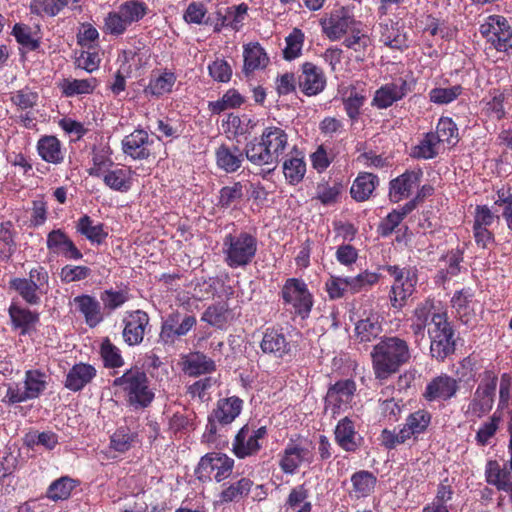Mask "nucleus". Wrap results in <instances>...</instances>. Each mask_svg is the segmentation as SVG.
<instances>
[{
  "label": "nucleus",
  "instance_id": "obj_1",
  "mask_svg": "<svg viewBox=\"0 0 512 512\" xmlns=\"http://www.w3.org/2000/svg\"><path fill=\"white\" fill-rule=\"evenodd\" d=\"M371 358L376 379L386 380L410 360L411 353L404 339L391 336L382 338L373 347Z\"/></svg>",
  "mask_w": 512,
  "mask_h": 512
},
{
  "label": "nucleus",
  "instance_id": "obj_2",
  "mask_svg": "<svg viewBox=\"0 0 512 512\" xmlns=\"http://www.w3.org/2000/svg\"><path fill=\"white\" fill-rule=\"evenodd\" d=\"M222 251L225 262L229 267L246 266L255 257L257 239L247 232L228 234L224 238Z\"/></svg>",
  "mask_w": 512,
  "mask_h": 512
},
{
  "label": "nucleus",
  "instance_id": "obj_3",
  "mask_svg": "<svg viewBox=\"0 0 512 512\" xmlns=\"http://www.w3.org/2000/svg\"><path fill=\"white\" fill-rule=\"evenodd\" d=\"M114 386L120 387L129 403L135 407H147L154 399L149 388L148 378L140 368H131L114 380Z\"/></svg>",
  "mask_w": 512,
  "mask_h": 512
},
{
  "label": "nucleus",
  "instance_id": "obj_4",
  "mask_svg": "<svg viewBox=\"0 0 512 512\" xmlns=\"http://www.w3.org/2000/svg\"><path fill=\"white\" fill-rule=\"evenodd\" d=\"M50 377L39 369L25 372L23 386L17 383L9 384L3 402L17 404L40 397L47 389Z\"/></svg>",
  "mask_w": 512,
  "mask_h": 512
},
{
  "label": "nucleus",
  "instance_id": "obj_5",
  "mask_svg": "<svg viewBox=\"0 0 512 512\" xmlns=\"http://www.w3.org/2000/svg\"><path fill=\"white\" fill-rule=\"evenodd\" d=\"M281 296L287 311L302 319L309 316L314 299L304 280L288 278L281 289Z\"/></svg>",
  "mask_w": 512,
  "mask_h": 512
},
{
  "label": "nucleus",
  "instance_id": "obj_6",
  "mask_svg": "<svg viewBox=\"0 0 512 512\" xmlns=\"http://www.w3.org/2000/svg\"><path fill=\"white\" fill-rule=\"evenodd\" d=\"M430 352L437 360H444L455 351L454 330L447 315H435L428 328Z\"/></svg>",
  "mask_w": 512,
  "mask_h": 512
},
{
  "label": "nucleus",
  "instance_id": "obj_7",
  "mask_svg": "<svg viewBox=\"0 0 512 512\" xmlns=\"http://www.w3.org/2000/svg\"><path fill=\"white\" fill-rule=\"evenodd\" d=\"M386 271L394 278L389 292L391 307L397 311L401 310L407 300L415 291L417 276L411 269H401L398 266H387Z\"/></svg>",
  "mask_w": 512,
  "mask_h": 512
},
{
  "label": "nucleus",
  "instance_id": "obj_8",
  "mask_svg": "<svg viewBox=\"0 0 512 512\" xmlns=\"http://www.w3.org/2000/svg\"><path fill=\"white\" fill-rule=\"evenodd\" d=\"M480 34L498 52L508 53L512 49V27L500 15H490L479 28Z\"/></svg>",
  "mask_w": 512,
  "mask_h": 512
},
{
  "label": "nucleus",
  "instance_id": "obj_9",
  "mask_svg": "<svg viewBox=\"0 0 512 512\" xmlns=\"http://www.w3.org/2000/svg\"><path fill=\"white\" fill-rule=\"evenodd\" d=\"M233 467L232 458L223 453L213 452L201 458L196 474L202 481L213 477L217 482H221L231 475Z\"/></svg>",
  "mask_w": 512,
  "mask_h": 512
},
{
  "label": "nucleus",
  "instance_id": "obj_10",
  "mask_svg": "<svg viewBox=\"0 0 512 512\" xmlns=\"http://www.w3.org/2000/svg\"><path fill=\"white\" fill-rule=\"evenodd\" d=\"M266 436L267 429L265 426L253 428L249 425H244L232 442V451L240 459L253 456L262 448V443Z\"/></svg>",
  "mask_w": 512,
  "mask_h": 512
},
{
  "label": "nucleus",
  "instance_id": "obj_11",
  "mask_svg": "<svg viewBox=\"0 0 512 512\" xmlns=\"http://www.w3.org/2000/svg\"><path fill=\"white\" fill-rule=\"evenodd\" d=\"M356 390L355 382L343 380L329 388L325 398V410L333 417L346 411L350 406Z\"/></svg>",
  "mask_w": 512,
  "mask_h": 512
},
{
  "label": "nucleus",
  "instance_id": "obj_12",
  "mask_svg": "<svg viewBox=\"0 0 512 512\" xmlns=\"http://www.w3.org/2000/svg\"><path fill=\"white\" fill-rule=\"evenodd\" d=\"M197 323L192 315L181 316L179 312L170 313L162 322L159 334L163 344H173L178 338L185 336Z\"/></svg>",
  "mask_w": 512,
  "mask_h": 512
},
{
  "label": "nucleus",
  "instance_id": "obj_13",
  "mask_svg": "<svg viewBox=\"0 0 512 512\" xmlns=\"http://www.w3.org/2000/svg\"><path fill=\"white\" fill-rule=\"evenodd\" d=\"M323 33L332 41L339 40L356 24L355 19L345 8L333 11L328 17L321 19Z\"/></svg>",
  "mask_w": 512,
  "mask_h": 512
},
{
  "label": "nucleus",
  "instance_id": "obj_14",
  "mask_svg": "<svg viewBox=\"0 0 512 512\" xmlns=\"http://www.w3.org/2000/svg\"><path fill=\"white\" fill-rule=\"evenodd\" d=\"M149 316L142 310L127 312L123 318L124 329L122 332L125 343L129 346L140 344L149 325Z\"/></svg>",
  "mask_w": 512,
  "mask_h": 512
},
{
  "label": "nucleus",
  "instance_id": "obj_15",
  "mask_svg": "<svg viewBox=\"0 0 512 512\" xmlns=\"http://www.w3.org/2000/svg\"><path fill=\"white\" fill-rule=\"evenodd\" d=\"M279 466L285 474H294L303 463L312 461L310 450L299 443L289 442L279 455Z\"/></svg>",
  "mask_w": 512,
  "mask_h": 512
},
{
  "label": "nucleus",
  "instance_id": "obj_16",
  "mask_svg": "<svg viewBox=\"0 0 512 512\" xmlns=\"http://www.w3.org/2000/svg\"><path fill=\"white\" fill-rule=\"evenodd\" d=\"M46 245L51 253L69 260H80L83 257L82 252L61 229H54L48 233Z\"/></svg>",
  "mask_w": 512,
  "mask_h": 512
},
{
  "label": "nucleus",
  "instance_id": "obj_17",
  "mask_svg": "<svg viewBox=\"0 0 512 512\" xmlns=\"http://www.w3.org/2000/svg\"><path fill=\"white\" fill-rule=\"evenodd\" d=\"M262 145L272 157L274 163H278L281 156L289 149V137L284 129L278 126H268L261 134Z\"/></svg>",
  "mask_w": 512,
  "mask_h": 512
},
{
  "label": "nucleus",
  "instance_id": "obj_18",
  "mask_svg": "<svg viewBox=\"0 0 512 512\" xmlns=\"http://www.w3.org/2000/svg\"><path fill=\"white\" fill-rule=\"evenodd\" d=\"M458 390L457 381L446 375L433 378L426 386L423 397L429 401H446L452 398Z\"/></svg>",
  "mask_w": 512,
  "mask_h": 512
},
{
  "label": "nucleus",
  "instance_id": "obj_19",
  "mask_svg": "<svg viewBox=\"0 0 512 512\" xmlns=\"http://www.w3.org/2000/svg\"><path fill=\"white\" fill-rule=\"evenodd\" d=\"M408 92V84L402 78L387 83L375 91L372 105L378 109H386L401 100Z\"/></svg>",
  "mask_w": 512,
  "mask_h": 512
},
{
  "label": "nucleus",
  "instance_id": "obj_20",
  "mask_svg": "<svg viewBox=\"0 0 512 512\" xmlns=\"http://www.w3.org/2000/svg\"><path fill=\"white\" fill-rule=\"evenodd\" d=\"M422 175L423 173L419 169L411 170L392 180L389 191L391 201L397 203L408 198L412 191L419 186Z\"/></svg>",
  "mask_w": 512,
  "mask_h": 512
},
{
  "label": "nucleus",
  "instance_id": "obj_21",
  "mask_svg": "<svg viewBox=\"0 0 512 512\" xmlns=\"http://www.w3.org/2000/svg\"><path fill=\"white\" fill-rule=\"evenodd\" d=\"M151 144L152 141H150L148 133L137 129L124 137L122 150L127 156L135 160H142L149 157Z\"/></svg>",
  "mask_w": 512,
  "mask_h": 512
},
{
  "label": "nucleus",
  "instance_id": "obj_22",
  "mask_svg": "<svg viewBox=\"0 0 512 512\" xmlns=\"http://www.w3.org/2000/svg\"><path fill=\"white\" fill-rule=\"evenodd\" d=\"M326 78L323 71L313 63L302 65V74L299 76V87L307 96H314L323 91Z\"/></svg>",
  "mask_w": 512,
  "mask_h": 512
},
{
  "label": "nucleus",
  "instance_id": "obj_23",
  "mask_svg": "<svg viewBox=\"0 0 512 512\" xmlns=\"http://www.w3.org/2000/svg\"><path fill=\"white\" fill-rule=\"evenodd\" d=\"M355 337L359 342H371L382 333V318L378 312H364L355 323Z\"/></svg>",
  "mask_w": 512,
  "mask_h": 512
},
{
  "label": "nucleus",
  "instance_id": "obj_24",
  "mask_svg": "<svg viewBox=\"0 0 512 512\" xmlns=\"http://www.w3.org/2000/svg\"><path fill=\"white\" fill-rule=\"evenodd\" d=\"M335 441L346 452H355L362 443V437L356 431L351 419H341L335 427Z\"/></svg>",
  "mask_w": 512,
  "mask_h": 512
},
{
  "label": "nucleus",
  "instance_id": "obj_25",
  "mask_svg": "<svg viewBox=\"0 0 512 512\" xmlns=\"http://www.w3.org/2000/svg\"><path fill=\"white\" fill-rule=\"evenodd\" d=\"M261 350L276 358H283L291 352V344L283 332L277 329H267L260 343Z\"/></svg>",
  "mask_w": 512,
  "mask_h": 512
},
{
  "label": "nucleus",
  "instance_id": "obj_26",
  "mask_svg": "<svg viewBox=\"0 0 512 512\" xmlns=\"http://www.w3.org/2000/svg\"><path fill=\"white\" fill-rule=\"evenodd\" d=\"M72 304L83 315L89 327H96L103 321L102 308L95 297L87 294L79 295L74 297Z\"/></svg>",
  "mask_w": 512,
  "mask_h": 512
},
{
  "label": "nucleus",
  "instance_id": "obj_27",
  "mask_svg": "<svg viewBox=\"0 0 512 512\" xmlns=\"http://www.w3.org/2000/svg\"><path fill=\"white\" fill-rule=\"evenodd\" d=\"M134 172L130 167H114L110 168L100 178L104 184L111 190L125 193L133 186Z\"/></svg>",
  "mask_w": 512,
  "mask_h": 512
},
{
  "label": "nucleus",
  "instance_id": "obj_28",
  "mask_svg": "<svg viewBox=\"0 0 512 512\" xmlns=\"http://www.w3.org/2000/svg\"><path fill=\"white\" fill-rule=\"evenodd\" d=\"M435 315H447L445 312L436 311L434 303L427 300L420 303L415 308L411 321V330L415 336H424L425 328L430 327V323Z\"/></svg>",
  "mask_w": 512,
  "mask_h": 512
},
{
  "label": "nucleus",
  "instance_id": "obj_29",
  "mask_svg": "<svg viewBox=\"0 0 512 512\" xmlns=\"http://www.w3.org/2000/svg\"><path fill=\"white\" fill-rule=\"evenodd\" d=\"M96 376V369L86 363L75 364L67 373L65 387L70 391L77 392L82 390Z\"/></svg>",
  "mask_w": 512,
  "mask_h": 512
},
{
  "label": "nucleus",
  "instance_id": "obj_30",
  "mask_svg": "<svg viewBox=\"0 0 512 512\" xmlns=\"http://www.w3.org/2000/svg\"><path fill=\"white\" fill-rule=\"evenodd\" d=\"M214 360L203 353L194 352L183 358V371L189 376H199L215 370Z\"/></svg>",
  "mask_w": 512,
  "mask_h": 512
},
{
  "label": "nucleus",
  "instance_id": "obj_31",
  "mask_svg": "<svg viewBox=\"0 0 512 512\" xmlns=\"http://www.w3.org/2000/svg\"><path fill=\"white\" fill-rule=\"evenodd\" d=\"M243 57V70L246 74L264 69L269 63V57L259 43H249L245 45Z\"/></svg>",
  "mask_w": 512,
  "mask_h": 512
},
{
  "label": "nucleus",
  "instance_id": "obj_32",
  "mask_svg": "<svg viewBox=\"0 0 512 512\" xmlns=\"http://www.w3.org/2000/svg\"><path fill=\"white\" fill-rule=\"evenodd\" d=\"M242 403V400L238 397L219 400L216 409L212 412L213 419L222 425L230 424L239 416Z\"/></svg>",
  "mask_w": 512,
  "mask_h": 512
},
{
  "label": "nucleus",
  "instance_id": "obj_33",
  "mask_svg": "<svg viewBox=\"0 0 512 512\" xmlns=\"http://www.w3.org/2000/svg\"><path fill=\"white\" fill-rule=\"evenodd\" d=\"M8 313L13 327L20 329L22 335L29 333L39 321L38 313L22 308L16 304L10 305Z\"/></svg>",
  "mask_w": 512,
  "mask_h": 512
},
{
  "label": "nucleus",
  "instance_id": "obj_34",
  "mask_svg": "<svg viewBox=\"0 0 512 512\" xmlns=\"http://www.w3.org/2000/svg\"><path fill=\"white\" fill-rule=\"evenodd\" d=\"M243 153L237 146L221 145L216 150V162L227 173L237 171L243 162Z\"/></svg>",
  "mask_w": 512,
  "mask_h": 512
},
{
  "label": "nucleus",
  "instance_id": "obj_35",
  "mask_svg": "<svg viewBox=\"0 0 512 512\" xmlns=\"http://www.w3.org/2000/svg\"><path fill=\"white\" fill-rule=\"evenodd\" d=\"M39 156L46 162L60 164L64 160V151L60 141L55 136H43L38 140Z\"/></svg>",
  "mask_w": 512,
  "mask_h": 512
},
{
  "label": "nucleus",
  "instance_id": "obj_36",
  "mask_svg": "<svg viewBox=\"0 0 512 512\" xmlns=\"http://www.w3.org/2000/svg\"><path fill=\"white\" fill-rule=\"evenodd\" d=\"M175 82L176 76L173 72L164 71L152 74L148 85L144 88V93L154 97H161L172 92Z\"/></svg>",
  "mask_w": 512,
  "mask_h": 512
},
{
  "label": "nucleus",
  "instance_id": "obj_37",
  "mask_svg": "<svg viewBox=\"0 0 512 512\" xmlns=\"http://www.w3.org/2000/svg\"><path fill=\"white\" fill-rule=\"evenodd\" d=\"M77 231L84 235L90 242L100 244L108 236V232L101 223L94 221L87 215L82 216L77 222Z\"/></svg>",
  "mask_w": 512,
  "mask_h": 512
},
{
  "label": "nucleus",
  "instance_id": "obj_38",
  "mask_svg": "<svg viewBox=\"0 0 512 512\" xmlns=\"http://www.w3.org/2000/svg\"><path fill=\"white\" fill-rule=\"evenodd\" d=\"M377 185V177L371 173H361L354 180L350 193L356 201L367 200Z\"/></svg>",
  "mask_w": 512,
  "mask_h": 512
},
{
  "label": "nucleus",
  "instance_id": "obj_39",
  "mask_svg": "<svg viewBox=\"0 0 512 512\" xmlns=\"http://www.w3.org/2000/svg\"><path fill=\"white\" fill-rule=\"evenodd\" d=\"M11 288L15 289L17 293L23 298L25 302L30 305H37L40 303L41 295L46 293L40 289L37 284H31L26 278H14L10 281Z\"/></svg>",
  "mask_w": 512,
  "mask_h": 512
},
{
  "label": "nucleus",
  "instance_id": "obj_40",
  "mask_svg": "<svg viewBox=\"0 0 512 512\" xmlns=\"http://www.w3.org/2000/svg\"><path fill=\"white\" fill-rule=\"evenodd\" d=\"M245 155L247 160L254 165L262 166L275 164L266 145H262L261 137L255 138L246 144Z\"/></svg>",
  "mask_w": 512,
  "mask_h": 512
},
{
  "label": "nucleus",
  "instance_id": "obj_41",
  "mask_svg": "<svg viewBox=\"0 0 512 512\" xmlns=\"http://www.w3.org/2000/svg\"><path fill=\"white\" fill-rule=\"evenodd\" d=\"M431 422V414L426 410H418L411 413L403 426L409 438L416 437L426 431Z\"/></svg>",
  "mask_w": 512,
  "mask_h": 512
},
{
  "label": "nucleus",
  "instance_id": "obj_42",
  "mask_svg": "<svg viewBox=\"0 0 512 512\" xmlns=\"http://www.w3.org/2000/svg\"><path fill=\"white\" fill-rule=\"evenodd\" d=\"M433 133L444 148L446 145L454 146L459 140L458 128L454 121L448 117L439 119L436 131Z\"/></svg>",
  "mask_w": 512,
  "mask_h": 512
},
{
  "label": "nucleus",
  "instance_id": "obj_43",
  "mask_svg": "<svg viewBox=\"0 0 512 512\" xmlns=\"http://www.w3.org/2000/svg\"><path fill=\"white\" fill-rule=\"evenodd\" d=\"M442 150H444V147L438 141L434 133L430 132L414 147L412 155L416 158L432 159Z\"/></svg>",
  "mask_w": 512,
  "mask_h": 512
},
{
  "label": "nucleus",
  "instance_id": "obj_44",
  "mask_svg": "<svg viewBox=\"0 0 512 512\" xmlns=\"http://www.w3.org/2000/svg\"><path fill=\"white\" fill-rule=\"evenodd\" d=\"M353 492L357 498L367 497L374 490L376 477L368 471H359L352 475Z\"/></svg>",
  "mask_w": 512,
  "mask_h": 512
},
{
  "label": "nucleus",
  "instance_id": "obj_45",
  "mask_svg": "<svg viewBox=\"0 0 512 512\" xmlns=\"http://www.w3.org/2000/svg\"><path fill=\"white\" fill-rule=\"evenodd\" d=\"M414 205L406 204L400 210H393L380 223L378 232L381 236L386 237L393 233L396 227L402 222L405 216L412 211Z\"/></svg>",
  "mask_w": 512,
  "mask_h": 512
},
{
  "label": "nucleus",
  "instance_id": "obj_46",
  "mask_svg": "<svg viewBox=\"0 0 512 512\" xmlns=\"http://www.w3.org/2000/svg\"><path fill=\"white\" fill-rule=\"evenodd\" d=\"M283 173L285 179L291 185L302 181L306 173V164L302 157H290L283 162Z\"/></svg>",
  "mask_w": 512,
  "mask_h": 512
},
{
  "label": "nucleus",
  "instance_id": "obj_47",
  "mask_svg": "<svg viewBox=\"0 0 512 512\" xmlns=\"http://www.w3.org/2000/svg\"><path fill=\"white\" fill-rule=\"evenodd\" d=\"M487 481L490 484L496 485L502 490H512V484L510 482L511 474L509 471L500 468L497 462L490 461L486 468Z\"/></svg>",
  "mask_w": 512,
  "mask_h": 512
},
{
  "label": "nucleus",
  "instance_id": "obj_48",
  "mask_svg": "<svg viewBox=\"0 0 512 512\" xmlns=\"http://www.w3.org/2000/svg\"><path fill=\"white\" fill-rule=\"evenodd\" d=\"M252 486V481L247 478H242L235 483H232L228 487L222 490L220 493V502L229 503L232 501H238L243 496L247 495Z\"/></svg>",
  "mask_w": 512,
  "mask_h": 512
},
{
  "label": "nucleus",
  "instance_id": "obj_49",
  "mask_svg": "<svg viewBox=\"0 0 512 512\" xmlns=\"http://www.w3.org/2000/svg\"><path fill=\"white\" fill-rule=\"evenodd\" d=\"M137 442V435L126 427L118 428L110 437V448L124 453Z\"/></svg>",
  "mask_w": 512,
  "mask_h": 512
},
{
  "label": "nucleus",
  "instance_id": "obj_50",
  "mask_svg": "<svg viewBox=\"0 0 512 512\" xmlns=\"http://www.w3.org/2000/svg\"><path fill=\"white\" fill-rule=\"evenodd\" d=\"M96 87V80L89 79H65L61 84L63 93L68 96H75L79 94H89Z\"/></svg>",
  "mask_w": 512,
  "mask_h": 512
},
{
  "label": "nucleus",
  "instance_id": "obj_51",
  "mask_svg": "<svg viewBox=\"0 0 512 512\" xmlns=\"http://www.w3.org/2000/svg\"><path fill=\"white\" fill-rule=\"evenodd\" d=\"M460 85L450 87H435L429 92V100L437 105H446L456 100L462 94Z\"/></svg>",
  "mask_w": 512,
  "mask_h": 512
},
{
  "label": "nucleus",
  "instance_id": "obj_52",
  "mask_svg": "<svg viewBox=\"0 0 512 512\" xmlns=\"http://www.w3.org/2000/svg\"><path fill=\"white\" fill-rule=\"evenodd\" d=\"M243 103V97L238 91L230 89L228 90L221 99L217 101L209 102V110L213 114H220L228 109L239 107Z\"/></svg>",
  "mask_w": 512,
  "mask_h": 512
},
{
  "label": "nucleus",
  "instance_id": "obj_53",
  "mask_svg": "<svg viewBox=\"0 0 512 512\" xmlns=\"http://www.w3.org/2000/svg\"><path fill=\"white\" fill-rule=\"evenodd\" d=\"M304 39V33L297 28H294L285 38L286 47L283 50V55L286 60H294L301 55Z\"/></svg>",
  "mask_w": 512,
  "mask_h": 512
},
{
  "label": "nucleus",
  "instance_id": "obj_54",
  "mask_svg": "<svg viewBox=\"0 0 512 512\" xmlns=\"http://www.w3.org/2000/svg\"><path fill=\"white\" fill-rule=\"evenodd\" d=\"M74 480L69 477H61L52 482L47 490V497L53 501L67 499L73 488Z\"/></svg>",
  "mask_w": 512,
  "mask_h": 512
},
{
  "label": "nucleus",
  "instance_id": "obj_55",
  "mask_svg": "<svg viewBox=\"0 0 512 512\" xmlns=\"http://www.w3.org/2000/svg\"><path fill=\"white\" fill-rule=\"evenodd\" d=\"M91 269L83 265L67 264L60 269L59 277L63 283L79 282L91 276Z\"/></svg>",
  "mask_w": 512,
  "mask_h": 512
},
{
  "label": "nucleus",
  "instance_id": "obj_56",
  "mask_svg": "<svg viewBox=\"0 0 512 512\" xmlns=\"http://www.w3.org/2000/svg\"><path fill=\"white\" fill-rule=\"evenodd\" d=\"M494 204L501 210L508 229L512 230V192L510 189L501 188L496 193Z\"/></svg>",
  "mask_w": 512,
  "mask_h": 512
},
{
  "label": "nucleus",
  "instance_id": "obj_57",
  "mask_svg": "<svg viewBox=\"0 0 512 512\" xmlns=\"http://www.w3.org/2000/svg\"><path fill=\"white\" fill-rule=\"evenodd\" d=\"M113 167V161L104 149L95 151L92 155V166L88 169L90 176L100 178L105 172Z\"/></svg>",
  "mask_w": 512,
  "mask_h": 512
},
{
  "label": "nucleus",
  "instance_id": "obj_58",
  "mask_svg": "<svg viewBox=\"0 0 512 512\" xmlns=\"http://www.w3.org/2000/svg\"><path fill=\"white\" fill-rule=\"evenodd\" d=\"M348 282V288L351 293H358L363 290H367L379 280L377 273L365 271L358 274L355 277H346Z\"/></svg>",
  "mask_w": 512,
  "mask_h": 512
},
{
  "label": "nucleus",
  "instance_id": "obj_59",
  "mask_svg": "<svg viewBox=\"0 0 512 512\" xmlns=\"http://www.w3.org/2000/svg\"><path fill=\"white\" fill-rule=\"evenodd\" d=\"M129 26L120 8L108 13L104 21V29L111 35H122Z\"/></svg>",
  "mask_w": 512,
  "mask_h": 512
},
{
  "label": "nucleus",
  "instance_id": "obj_60",
  "mask_svg": "<svg viewBox=\"0 0 512 512\" xmlns=\"http://www.w3.org/2000/svg\"><path fill=\"white\" fill-rule=\"evenodd\" d=\"M66 6L62 0H32L30 4L33 13L47 16L57 15Z\"/></svg>",
  "mask_w": 512,
  "mask_h": 512
},
{
  "label": "nucleus",
  "instance_id": "obj_61",
  "mask_svg": "<svg viewBox=\"0 0 512 512\" xmlns=\"http://www.w3.org/2000/svg\"><path fill=\"white\" fill-rule=\"evenodd\" d=\"M320 134L327 139H335L345 132L344 123L336 117H325L319 123Z\"/></svg>",
  "mask_w": 512,
  "mask_h": 512
},
{
  "label": "nucleus",
  "instance_id": "obj_62",
  "mask_svg": "<svg viewBox=\"0 0 512 512\" xmlns=\"http://www.w3.org/2000/svg\"><path fill=\"white\" fill-rule=\"evenodd\" d=\"M247 12L248 6L245 3L228 8L225 16L223 17L222 25L230 26L235 30H239L247 16Z\"/></svg>",
  "mask_w": 512,
  "mask_h": 512
},
{
  "label": "nucleus",
  "instance_id": "obj_63",
  "mask_svg": "<svg viewBox=\"0 0 512 512\" xmlns=\"http://www.w3.org/2000/svg\"><path fill=\"white\" fill-rule=\"evenodd\" d=\"M360 26L361 24L356 22L353 28L349 31L351 36L347 37L344 41L346 47L355 51L365 49L368 45H370L371 42L367 32L364 31Z\"/></svg>",
  "mask_w": 512,
  "mask_h": 512
},
{
  "label": "nucleus",
  "instance_id": "obj_64",
  "mask_svg": "<svg viewBox=\"0 0 512 512\" xmlns=\"http://www.w3.org/2000/svg\"><path fill=\"white\" fill-rule=\"evenodd\" d=\"M124 17L131 26L133 23L141 20L147 13V6L143 2L127 1L120 7Z\"/></svg>",
  "mask_w": 512,
  "mask_h": 512
}]
</instances>
